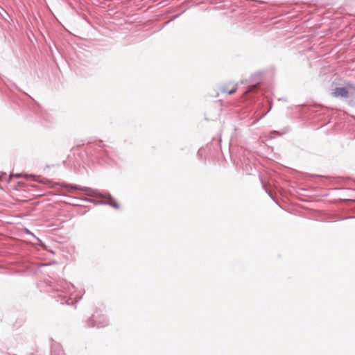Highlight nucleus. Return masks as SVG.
<instances>
[{
	"instance_id": "7",
	"label": "nucleus",
	"mask_w": 355,
	"mask_h": 355,
	"mask_svg": "<svg viewBox=\"0 0 355 355\" xmlns=\"http://www.w3.org/2000/svg\"><path fill=\"white\" fill-rule=\"evenodd\" d=\"M266 191L268 193V196L271 197L270 193L267 189H266Z\"/></svg>"
},
{
	"instance_id": "8",
	"label": "nucleus",
	"mask_w": 355,
	"mask_h": 355,
	"mask_svg": "<svg viewBox=\"0 0 355 355\" xmlns=\"http://www.w3.org/2000/svg\"><path fill=\"white\" fill-rule=\"evenodd\" d=\"M252 92V89H248V90H247V91L245 92V93H248V92Z\"/></svg>"
},
{
	"instance_id": "6",
	"label": "nucleus",
	"mask_w": 355,
	"mask_h": 355,
	"mask_svg": "<svg viewBox=\"0 0 355 355\" xmlns=\"http://www.w3.org/2000/svg\"><path fill=\"white\" fill-rule=\"evenodd\" d=\"M13 176L16 177V178H20L21 176V174L20 173H16V174H14Z\"/></svg>"
},
{
	"instance_id": "3",
	"label": "nucleus",
	"mask_w": 355,
	"mask_h": 355,
	"mask_svg": "<svg viewBox=\"0 0 355 355\" xmlns=\"http://www.w3.org/2000/svg\"><path fill=\"white\" fill-rule=\"evenodd\" d=\"M97 316H98L97 315L94 314L92 315V317L91 318L89 319V320L87 321V324H88L89 327H96L98 328H100V327H104L107 324L106 319L105 318V317L103 315L102 316L103 318L101 320L96 322V318H97Z\"/></svg>"
},
{
	"instance_id": "1",
	"label": "nucleus",
	"mask_w": 355,
	"mask_h": 355,
	"mask_svg": "<svg viewBox=\"0 0 355 355\" xmlns=\"http://www.w3.org/2000/svg\"><path fill=\"white\" fill-rule=\"evenodd\" d=\"M57 292L59 293L58 296L67 298L64 303L67 304H72L73 302H77V295H75L76 288L75 286L67 282H62L59 285V288H57ZM81 299V297L78 298V300ZM61 304H64L61 302Z\"/></svg>"
},
{
	"instance_id": "9",
	"label": "nucleus",
	"mask_w": 355,
	"mask_h": 355,
	"mask_svg": "<svg viewBox=\"0 0 355 355\" xmlns=\"http://www.w3.org/2000/svg\"><path fill=\"white\" fill-rule=\"evenodd\" d=\"M266 114H267V112H266V113H265V114H263L262 115V116H266Z\"/></svg>"
},
{
	"instance_id": "4",
	"label": "nucleus",
	"mask_w": 355,
	"mask_h": 355,
	"mask_svg": "<svg viewBox=\"0 0 355 355\" xmlns=\"http://www.w3.org/2000/svg\"><path fill=\"white\" fill-rule=\"evenodd\" d=\"M334 97H344L348 96V90L345 87H336L331 93Z\"/></svg>"
},
{
	"instance_id": "2",
	"label": "nucleus",
	"mask_w": 355,
	"mask_h": 355,
	"mask_svg": "<svg viewBox=\"0 0 355 355\" xmlns=\"http://www.w3.org/2000/svg\"><path fill=\"white\" fill-rule=\"evenodd\" d=\"M62 186L64 187L71 189L82 190V191L90 193V195H92V196L103 197L104 198L107 199L108 201L106 202H101L102 204L104 203V204L109 205L110 206H111V207H114L115 209H119V205L117 203V202L110 194L102 195L100 193H98V191H95V190H94V189H92L91 188H89V187H80V185H78V184H64V185H62Z\"/></svg>"
},
{
	"instance_id": "5",
	"label": "nucleus",
	"mask_w": 355,
	"mask_h": 355,
	"mask_svg": "<svg viewBox=\"0 0 355 355\" xmlns=\"http://www.w3.org/2000/svg\"><path fill=\"white\" fill-rule=\"evenodd\" d=\"M220 90L223 93H227L229 94H232L236 92V86H233V87L231 89H229V88H227L226 87H221Z\"/></svg>"
}]
</instances>
